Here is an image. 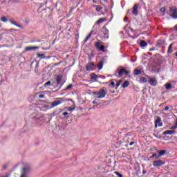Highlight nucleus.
Listing matches in <instances>:
<instances>
[{
	"label": "nucleus",
	"mask_w": 177,
	"mask_h": 177,
	"mask_svg": "<svg viewBox=\"0 0 177 177\" xmlns=\"http://www.w3.org/2000/svg\"><path fill=\"white\" fill-rule=\"evenodd\" d=\"M98 37L102 39V41H107L109 39V29L106 26H104L98 32Z\"/></svg>",
	"instance_id": "1"
},
{
	"label": "nucleus",
	"mask_w": 177,
	"mask_h": 177,
	"mask_svg": "<svg viewBox=\"0 0 177 177\" xmlns=\"http://www.w3.org/2000/svg\"><path fill=\"white\" fill-rule=\"evenodd\" d=\"M128 74H131V71H127L125 68L120 66L116 70L115 75L118 77V78H121L122 75H128Z\"/></svg>",
	"instance_id": "2"
},
{
	"label": "nucleus",
	"mask_w": 177,
	"mask_h": 177,
	"mask_svg": "<svg viewBox=\"0 0 177 177\" xmlns=\"http://www.w3.org/2000/svg\"><path fill=\"white\" fill-rule=\"evenodd\" d=\"M93 94L94 96H97V99H104V97H106V95H107V88L104 87L99 91H94Z\"/></svg>",
	"instance_id": "3"
},
{
	"label": "nucleus",
	"mask_w": 177,
	"mask_h": 177,
	"mask_svg": "<svg viewBox=\"0 0 177 177\" xmlns=\"http://www.w3.org/2000/svg\"><path fill=\"white\" fill-rule=\"evenodd\" d=\"M64 102H66V100L63 99V97L55 98V100L50 103V109H55V107L60 106V104H62V103H64Z\"/></svg>",
	"instance_id": "4"
},
{
	"label": "nucleus",
	"mask_w": 177,
	"mask_h": 177,
	"mask_svg": "<svg viewBox=\"0 0 177 177\" xmlns=\"http://www.w3.org/2000/svg\"><path fill=\"white\" fill-rule=\"evenodd\" d=\"M148 82L151 85V86H157L158 85V82L157 81V78L153 77H148Z\"/></svg>",
	"instance_id": "5"
},
{
	"label": "nucleus",
	"mask_w": 177,
	"mask_h": 177,
	"mask_svg": "<svg viewBox=\"0 0 177 177\" xmlns=\"http://www.w3.org/2000/svg\"><path fill=\"white\" fill-rule=\"evenodd\" d=\"M169 13L172 19H174L175 20L177 19V8H170Z\"/></svg>",
	"instance_id": "6"
},
{
	"label": "nucleus",
	"mask_w": 177,
	"mask_h": 177,
	"mask_svg": "<svg viewBox=\"0 0 177 177\" xmlns=\"http://www.w3.org/2000/svg\"><path fill=\"white\" fill-rule=\"evenodd\" d=\"M153 167H162V165H164L165 164V162L158 160H155L153 161Z\"/></svg>",
	"instance_id": "7"
},
{
	"label": "nucleus",
	"mask_w": 177,
	"mask_h": 177,
	"mask_svg": "<svg viewBox=\"0 0 177 177\" xmlns=\"http://www.w3.org/2000/svg\"><path fill=\"white\" fill-rule=\"evenodd\" d=\"M139 8V4H135L133 7L132 14L134 16H138L139 15V12H138V9Z\"/></svg>",
	"instance_id": "8"
},
{
	"label": "nucleus",
	"mask_w": 177,
	"mask_h": 177,
	"mask_svg": "<svg viewBox=\"0 0 177 177\" xmlns=\"http://www.w3.org/2000/svg\"><path fill=\"white\" fill-rule=\"evenodd\" d=\"M28 172H30V167H24L21 171V177H26V175H27Z\"/></svg>",
	"instance_id": "9"
},
{
	"label": "nucleus",
	"mask_w": 177,
	"mask_h": 177,
	"mask_svg": "<svg viewBox=\"0 0 177 177\" xmlns=\"http://www.w3.org/2000/svg\"><path fill=\"white\" fill-rule=\"evenodd\" d=\"M93 67H95V64L93 62H90L87 64L86 66V71H91V70H93Z\"/></svg>",
	"instance_id": "10"
},
{
	"label": "nucleus",
	"mask_w": 177,
	"mask_h": 177,
	"mask_svg": "<svg viewBox=\"0 0 177 177\" xmlns=\"http://www.w3.org/2000/svg\"><path fill=\"white\" fill-rule=\"evenodd\" d=\"M155 127H162V123L161 122V118L158 117L155 121Z\"/></svg>",
	"instance_id": "11"
},
{
	"label": "nucleus",
	"mask_w": 177,
	"mask_h": 177,
	"mask_svg": "<svg viewBox=\"0 0 177 177\" xmlns=\"http://www.w3.org/2000/svg\"><path fill=\"white\" fill-rule=\"evenodd\" d=\"M10 23H11L12 24H13V26H16V27H19V28H21V30H24V27H23V26L18 24L17 22L13 21V20H10Z\"/></svg>",
	"instance_id": "12"
},
{
	"label": "nucleus",
	"mask_w": 177,
	"mask_h": 177,
	"mask_svg": "<svg viewBox=\"0 0 177 177\" xmlns=\"http://www.w3.org/2000/svg\"><path fill=\"white\" fill-rule=\"evenodd\" d=\"M37 49H39V47H38V46H30V47H26L25 48V51L28 52V50H35Z\"/></svg>",
	"instance_id": "13"
},
{
	"label": "nucleus",
	"mask_w": 177,
	"mask_h": 177,
	"mask_svg": "<svg viewBox=\"0 0 177 177\" xmlns=\"http://www.w3.org/2000/svg\"><path fill=\"white\" fill-rule=\"evenodd\" d=\"M165 41L162 40H158L156 44L157 48H164Z\"/></svg>",
	"instance_id": "14"
},
{
	"label": "nucleus",
	"mask_w": 177,
	"mask_h": 177,
	"mask_svg": "<svg viewBox=\"0 0 177 177\" xmlns=\"http://www.w3.org/2000/svg\"><path fill=\"white\" fill-rule=\"evenodd\" d=\"M62 80H63V76L57 75L56 78L57 85H60L62 83Z\"/></svg>",
	"instance_id": "15"
},
{
	"label": "nucleus",
	"mask_w": 177,
	"mask_h": 177,
	"mask_svg": "<svg viewBox=\"0 0 177 177\" xmlns=\"http://www.w3.org/2000/svg\"><path fill=\"white\" fill-rule=\"evenodd\" d=\"M158 157H162V156H165V154H167V151L163 149L158 151Z\"/></svg>",
	"instance_id": "16"
},
{
	"label": "nucleus",
	"mask_w": 177,
	"mask_h": 177,
	"mask_svg": "<svg viewBox=\"0 0 177 177\" xmlns=\"http://www.w3.org/2000/svg\"><path fill=\"white\" fill-rule=\"evenodd\" d=\"M103 64H104V62H103V60L98 62V64H97L98 70H102V68H103Z\"/></svg>",
	"instance_id": "17"
},
{
	"label": "nucleus",
	"mask_w": 177,
	"mask_h": 177,
	"mask_svg": "<svg viewBox=\"0 0 177 177\" xmlns=\"http://www.w3.org/2000/svg\"><path fill=\"white\" fill-rule=\"evenodd\" d=\"M97 78H99V76H97V75H96L95 73H91V79L93 81H96V80H97Z\"/></svg>",
	"instance_id": "18"
},
{
	"label": "nucleus",
	"mask_w": 177,
	"mask_h": 177,
	"mask_svg": "<svg viewBox=\"0 0 177 177\" xmlns=\"http://www.w3.org/2000/svg\"><path fill=\"white\" fill-rule=\"evenodd\" d=\"M140 46L141 48H145V46H147V43L145 40H141L140 42Z\"/></svg>",
	"instance_id": "19"
},
{
	"label": "nucleus",
	"mask_w": 177,
	"mask_h": 177,
	"mask_svg": "<svg viewBox=\"0 0 177 177\" xmlns=\"http://www.w3.org/2000/svg\"><path fill=\"white\" fill-rule=\"evenodd\" d=\"M142 74V71L140 69H135L133 71L134 75H140Z\"/></svg>",
	"instance_id": "20"
},
{
	"label": "nucleus",
	"mask_w": 177,
	"mask_h": 177,
	"mask_svg": "<svg viewBox=\"0 0 177 177\" xmlns=\"http://www.w3.org/2000/svg\"><path fill=\"white\" fill-rule=\"evenodd\" d=\"M129 86V81L126 80V81H124V83L122 84V88H128Z\"/></svg>",
	"instance_id": "21"
},
{
	"label": "nucleus",
	"mask_w": 177,
	"mask_h": 177,
	"mask_svg": "<svg viewBox=\"0 0 177 177\" xmlns=\"http://www.w3.org/2000/svg\"><path fill=\"white\" fill-rule=\"evenodd\" d=\"M102 44H103V41H102L95 42V48L97 49H99L100 48V46H102Z\"/></svg>",
	"instance_id": "22"
},
{
	"label": "nucleus",
	"mask_w": 177,
	"mask_h": 177,
	"mask_svg": "<svg viewBox=\"0 0 177 177\" xmlns=\"http://www.w3.org/2000/svg\"><path fill=\"white\" fill-rule=\"evenodd\" d=\"M174 131L173 130H167L163 132L162 135H172V133H174Z\"/></svg>",
	"instance_id": "23"
},
{
	"label": "nucleus",
	"mask_w": 177,
	"mask_h": 177,
	"mask_svg": "<svg viewBox=\"0 0 177 177\" xmlns=\"http://www.w3.org/2000/svg\"><path fill=\"white\" fill-rule=\"evenodd\" d=\"M93 34V30H91V32L87 35V37L84 39V41L87 42L89 40V38H91V37H92Z\"/></svg>",
	"instance_id": "24"
},
{
	"label": "nucleus",
	"mask_w": 177,
	"mask_h": 177,
	"mask_svg": "<svg viewBox=\"0 0 177 177\" xmlns=\"http://www.w3.org/2000/svg\"><path fill=\"white\" fill-rule=\"evenodd\" d=\"M35 96H38L39 99H44V97H45V95L41 93H37Z\"/></svg>",
	"instance_id": "25"
},
{
	"label": "nucleus",
	"mask_w": 177,
	"mask_h": 177,
	"mask_svg": "<svg viewBox=\"0 0 177 177\" xmlns=\"http://www.w3.org/2000/svg\"><path fill=\"white\" fill-rule=\"evenodd\" d=\"M165 86L166 89H167V90L172 89V84L171 83L165 84Z\"/></svg>",
	"instance_id": "26"
},
{
	"label": "nucleus",
	"mask_w": 177,
	"mask_h": 177,
	"mask_svg": "<svg viewBox=\"0 0 177 177\" xmlns=\"http://www.w3.org/2000/svg\"><path fill=\"white\" fill-rule=\"evenodd\" d=\"M140 82H142V84H146V82H147V79L145 77H142L140 78Z\"/></svg>",
	"instance_id": "27"
},
{
	"label": "nucleus",
	"mask_w": 177,
	"mask_h": 177,
	"mask_svg": "<svg viewBox=\"0 0 177 177\" xmlns=\"http://www.w3.org/2000/svg\"><path fill=\"white\" fill-rule=\"evenodd\" d=\"M104 18H101L100 19H98L97 21H95V24L97 25V24H100L102 23H104Z\"/></svg>",
	"instance_id": "28"
},
{
	"label": "nucleus",
	"mask_w": 177,
	"mask_h": 177,
	"mask_svg": "<svg viewBox=\"0 0 177 177\" xmlns=\"http://www.w3.org/2000/svg\"><path fill=\"white\" fill-rule=\"evenodd\" d=\"M96 6V8H95L96 12H100L101 10L103 9L102 6Z\"/></svg>",
	"instance_id": "29"
},
{
	"label": "nucleus",
	"mask_w": 177,
	"mask_h": 177,
	"mask_svg": "<svg viewBox=\"0 0 177 177\" xmlns=\"http://www.w3.org/2000/svg\"><path fill=\"white\" fill-rule=\"evenodd\" d=\"M177 128V120H176V125L171 127L169 128V129H171V131H175V129H176Z\"/></svg>",
	"instance_id": "30"
},
{
	"label": "nucleus",
	"mask_w": 177,
	"mask_h": 177,
	"mask_svg": "<svg viewBox=\"0 0 177 177\" xmlns=\"http://www.w3.org/2000/svg\"><path fill=\"white\" fill-rule=\"evenodd\" d=\"M52 86V83L50 82V81H48L44 84L45 88H47V86Z\"/></svg>",
	"instance_id": "31"
},
{
	"label": "nucleus",
	"mask_w": 177,
	"mask_h": 177,
	"mask_svg": "<svg viewBox=\"0 0 177 177\" xmlns=\"http://www.w3.org/2000/svg\"><path fill=\"white\" fill-rule=\"evenodd\" d=\"M173 45H174V44H171L169 46L168 53H172V50H171V49H172Z\"/></svg>",
	"instance_id": "32"
},
{
	"label": "nucleus",
	"mask_w": 177,
	"mask_h": 177,
	"mask_svg": "<svg viewBox=\"0 0 177 177\" xmlns=\"http://www.w3.org/2000/svg\"><path fill=\"white\" fill-rule=\"evenodd\" d=\"M151 158H156V160H158V158H160V157H158V155H157V153H153L152 155V156L151 157Z\"/></svg>",
	"instance_id": "33"
},
{
	"label": "nucleus",
	"mask_w": 177,
	"mask_h": 177,
	"mask_svg": "<svg viewBox=\"0 0 177 177\" xmlns=\"http://www.w3.org/2000/svg\"><path fill=\"white\" fill-rule=\"evenodd\" d=\"M1 20L3 21V23H6V21H8V18H6L5 17H2L1 18Z\"/></svg>",
	"instance_id": "34"
},
{
	"label": "nucleus",
	"mask_w": 177,
	"mask_h": 177,
	"mask_svg": "<svg viewBox=\"0 0 177 177\" xmlns=\"http://www.w3.org/2000/svg\"><path fill=\"white\" fill-rule=\"evenodd\" d=\"M98 50H101V52H104V46L101 45V46L99 48Z\"/></svg>",
	"instance_id": "35"
},
{
	"label": "nucleus",
	"mask_w": 177,
	"mask_h": 177,
	"mask_svg": "<svg viewBox=\"0 0 177 177\" xmlns=\"http://www.w3.org/2000/svg\"><path fill=\"white\" fill-rule=\"evenodd\" d=\"M73 84H69L65 89L66 90V91H68V90H70V89H73Z\"/></svg>",
	"instance_id": "36"
},
{
	"label": "nucleus",
	"mask_w": 177,
	"mask_h": 177,
	"mask_svg": "<svg viewBox=\"0 0 177 177\" xmlns=\"http://www.w3.org/2000/svg\"><path fill=\"white\" fill-rule=\"evenodd\" d=\"M62 115H64V117L66 118V120H68V116L67 117V115H68V112H64L62 113Z\"/></svg>",
	"instance_id": "37"
},
{
	"label": "nucleus",
	"mask_w": 177,
	"mask_h": 177,
	"mask_svg": "<svg viewBox=\"0 0 177 177\" xmlns=\"http://www.w3.org/2000/svg\"><path fill=\"white\" fill-rule=\"evenodd\" d=\"M115 175H117V176L118 177H124V176L121 174H120V172L118 171H115Z\"/></svg>",
	"instance_id": "38"
},
{
	"label": "nucleus",
	"mask_w": 177,
	"mask_h": 177,
	"mask_svg": "<svg viewBox=\"0 0 177 177\" xmlns=\"http://www.w3.org/2000/svg\"><path fill=\"white\" fill-rule=\"evenodd\" d=\"M160 12H165V7H162L160 8Z\"/></svg>",
	"instance_id": "39"
},
{
	"label": "nucleus",
	"mask_w": 177,
	"mask_h": 177,
	"mask_svg": "<svg viewBox=\"0 0 177 177\" xmlns=\"http://www.w3.org/2000/svg\"><path fill=\"white\" fill-rule=\"evenodd\" d=\"M92 103L93 104H97V106H99V104H102V102H96L95 101H93Z\"/></svg>",
	"instance_id": "40"
},
{
	"label": "nucleus",
	"mask_w": 177,
	"mask_h": 177,
	"mask_svg": "<svg viewBox=\"0 0 177 177\" xmlns=\"http://www.w3.org/2000/svg\"><path fill=\"white\" fill-rule=\"evenodd\" d=\"M74 110H75V108H74V107H70L68 109V111H74Z\"/></svg>",
	"instance_id": "41"
},
{
	"label": "nucleus",
	"mask_w": 177,
	"mask_h": 177,
	"mask_svg": "<svg viewBox=\"0 0 177 177\" xmlns=\"http://www.w3.org/2000/svg\"><path fill=\"white\" fill-rule=\"evenodd\" d=\"M61 63H62V62H58V63H56V64H54V66H55V67H57V66H60V64H61Z\"/></svg>",
	"instance_id": "42"
},
{
	"label": "nucleus",
	"mask_w": 177,
	"mask_h": 177,
	"mask_svg": "<svg viewBox=\"0 0 177 177\" xmlns=\"http://www.w3.org/2000/svg\"><path fill=\"white\" fill-rule=\"evenodd\" d=\"M168 110H169V106H167L165 109L164 111H168Z\"/></svg>",
	"instance_id": "43"
},
{
	"label": "nucleus",
	"mask_w": 177,
	"mask_h": 177,
	"mask_svg": "<svg viewBox=\"0 0 177 177\" xmlns=\"http://www.w3.org/2000/svg\"><path fill=\"white\" fill-rule=\"evenodd\" d=\"M109 85H111V86H115V82H111V84Z\"/></svg>",
	"instance_id": "44"
},
{
	"label": "nucleus",
	"mask_w": 177,
	"mask_h": 177,
	"mask_svg": "<svg viewBox=\"0 0 177 177\" xmlns=\"http://www.w3.org/2000/svg\"><path fill=\"white\" fill-rule=\"evenodd\" d=\"M40 57H41V59H44V58H45V54H41V55H40Z\"/></svg>",
	"instance_id": "45"
},
{
	"label": "nucleus",
	"mask_w": 177,
	"mask_h": 177,
	"mask_svg": "<svg viewBox=\"0 0 177 177\" xmlns=\"http://www.w3.org/2000/svg\"><path fill=\"white\" fill-rule=\"evenodd\" d=\"M166 103H162L159 105V107H164V104H165Z\"/></svg>",
	"instance_id": "46"
},
{
	"label": "nucleus",
	"mask_w": 177,
	"mask_h": 177,
	"mask_svg": "<svg viewBox=\"0 0 177 177\" xmlns=\"http://www.w3.org/2000/svg\"><path fill=\"white\" fill-rule=\"evenodd\" d=\"M120 83H118V82H117V84H116V89L118 88V86H120Z\"/></svg>",
	"instance_id": "47"
},
{
	"label": "nucleus",
	"mask_w": 177,
	"mask_h": 177,
	"mask_svg": "<svg viewBox=\"0 0 177 177\" xmlns=\"http://www.w3.org/2000/svg\"><path fill=\"white\" fill-rule=\"evenodd\" d=\"M134 144H135V142H130L129 146H133Z\"/></svg>",
	"instance_id": "48"
},
{
	"label": "nucleus",
	"mask_w": 177,
	"mask_h": 177,
	"mask_svg": "<svg viewBox=\"0 0 177 177\" xmlns=\"http://www.w3.org/2000/svg\"><path fill=\"white\" fill-rule=\"evenodd\" d=\"M66 102H73V100L71 98H68Z\"/></svg>",
	"instance_id": "49"
},
{
	"label": "nucleus",
	"mask_w": 177,
	"mask_h": 177,
	"mask_svg": "<svg viewBox=\"0 0 177 177\" xmlns=\"http://www.w3.org/2000/svg\"><path fill=\"white\" fill-rule=\"evenodd\" d=\"M153 50H155V49L154 48H150L149 49V52H153Z\"/></svg>",
	"instance_id": "50"
},
{
	"label": "nucleus",
	"mask_w": 177,
	"mask_h": 177,
	"mask_svg": "<svg viewBox=\"0 0 177 177\" xmlns=\"http://www.w3.org/2000/svg\"><path fill=\"white\" fill-rule=\"evenodd\" d=\"M63 85H64V83H62V84L61 86L58 88V90H59V89H62V86H63Z\"/></svg>",
	"instance_id": "51"
},
{
	"label": "nucleus",
	"mask_w": 177,
	"mask_h": 177,
	"mask_svg": "<svg viewBox=\"0 0 177 177\" xmlns=\"http://www.w3.org/2000/svg\"><path fill=\"white\" fill-rule=\"evenodd\" d=\"M63 85H64V83H62V84L61 86L58 88V90H59V89H62V86H63Z\"/></svg>",
	"instance_id": "52"
},
{
	"label": "nucleus",
	"mask_w": 177,
	"mask_h": 177,
	"mask_svg": "<svg viewBox=\"0 0 177 177\" xmlns=\"http://www.w3.org/2000/svg\"><path fill=\"white\" fill-rule=\"evenodd\" d=\"M121 82H122V80H119V81L118 82V83H119L120 85H121Z\"/></svg>",
	"instance_id": "53"
},
{
	"label": "nucleus",
	"mask_w": 177,
	"mask_h": 177,
	"mask_svg": "<svg viewBox=\"0 0 177 177\" xmlns=\"http://www.w3.org/2000/svg\"><path fill=\"white\" fill-rule=\"evenodd\" d=\"M142 174H143V175H145V174H146V171H145V170H143V171H142Z\"/></svg>",
	"instance_id": "54"
},
{
	"label": "nucleus",
	"mask_w": 177,
	"mask_h": 177,
	"mask_svg": "<svg viewBox=\"0 0 177 177\" xmlns=\"http://www.w3.org/2000/svg\"><path fill=\"white\" fill-rule=\"evenodd\" d=\"M103 2H107L108 0H102Z\"/></svg>",
	"instance_id": "55"
},
{
	"label": "nucleus",
	"mask_w": 177,
	"mask_h": 177,
	"mask_svg": "<svg viewBox=\"0 0 177 177\" xmlns=\"http://www.w3.org/2000/svg\"><path fill=\"white\" fill-rule=\"evenodd\" d=\"M10 30H13V31H17V30H16V29H10Z\"/></svg>",
	"instance_id": "56"
},
{
	"label": "nucleus",
	"mask_w": 177,
	"mask_h": 177,
	"mask_svg": "<svg viewBox=\"0 0 177 177\" xmlns=\"http://www.w3.org/2000/svg\"><path fill=\"white\" fill-rule=\"evenodd\" d=\"M0 28H1V24H0Z\"/></svg>",
	"instance_id": "57"
}]
</instances>
